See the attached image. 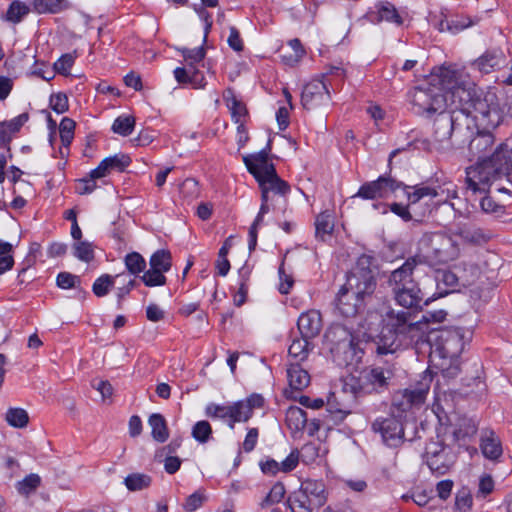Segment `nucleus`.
I'll return each mask as SVG.
<instances>
[{"instance_id": "nucleus-1", "label": "nucleus", "mask_w": 512, "mask_h": 512, "mask_svg": "<svg viewBox=\"0 0 512 512\" xmlns=\"http://www.w3.org/2000/svg\"><path fill=\"white\" fill-rule=\"evenodd\" d=\"M410 101L418 114L449 113L454 130L453 147L461 148L478 129H494L502 115L494 93H483L464 83L451 67L434 69L425 83L410 92Z\"/></svg>"}, {"instance_id": "nucleus-2", "label": "nucleus", "mask_w": 512, "mask_h": 512, "mask_svg": "<svg viewBox=\"0 0 512 512\" xmlns=\"http://www.w3.org/2000/svg\"><path fill=\"white\" fill-rule=\"evenodd\" d=\"M506 143H501L493 154L466 169L467 188L473 193L509 194L512 185V160Z\"/></svg>"}, {"instance_id": "nucleus-3", "label": "nucleus", "mask_w": 512, "mask_h": 512, "mask_svg": "<svg viewBox=\"0 0 512 512\" xmlns=\"http://www.w3.org/2000/svg\"><path fill=\"white\" fill-rule=\"evenodd\" d=\"M460 247L452 235L443 231L425 232L418 240L417 253L409 258H416L420 264L444 265L456 260Z\"/></svg>"}, {"instance_id": "nucleus-4", "label": "nucleus", "mask_w": 512, "mask_h": 512, "mask_svg": "<svg viewBox=\"0 0 512 512\" xmlns=\"http://www.w3.org/2000/svg\"><path fill=\"white\" fill-rule=\"evenodd\" d=\"M419 265L416 258H407L405 262L387 276V285L396 303L405 308L418 307L423 301V293L414 279V270Z\"/></svg>"}, {"instance_id": "nucleus-5", "label": "nucleus", "mask_w": 512, "mask_h": 512, "mask_svg": "<svg viewBox=\"0 0 512 512\" xmlns=\"http://www.w3.org/2000/svg\"><path fill=\"white\" fill-rule=\"evenodd\" d=\"M405 194L415 213H417V206L422 201L427 202L433 209L434 206L448 203L450 199L458 197L457 186L451 181L443 182L437 186L424 184L405 186Z\"/></svg>"}, {"instance_id": "nucleus-6", "label": "nucleus", "mask_w": 512, "mask_h": 512, "mask_svg": "<svg viewBox=\"0 0 512 512\" xmlns=\"http://www.w3.org/2000/svg\"><path fill=\"white\" fill-rule=\"evenodd\" d=\"M373 257L361 255L356 266L348 274L344 284L345 289H349L358 299L364 303L366 299L371 298L377 286V280L374 270L371 268Z\"/></svg>"}, {"instance_id": "nucleus-7", "label": "nucleus", "mask_w": 512, "mask_h": 512, "mask_svg": "<svg viewBox=\"0 0 512 512\" xmlns=\"http://www.w3.org/2000/svg\"><path fill=\"white\" fill-rule=\"evenodd\" d=\"M351 327L343 324H333L326 332L325 337L331 344V351L343 354V362L350 364L355 358H360L362 350L359 348L358 336L352 333Z\"/></svg>"}, {"instance_id": "nucleus-8", "label": "nucleus", "mask_w": 512, "mask_h": 512, "mask_svg": "<svg viewBox=\"0 0 512 512\" xmlns=\"http://www.w3.org/2000/svg\"><path fill=\"white\" fill-rule=\"evenodd\" d=\"M427 342L442 358L457 357L464 348V333L460 328H449L430 332Z\"/></svg>"}, {"instance_id": "nucleus-9", "label": "nucleus", "mask_w": 512, "mask_h": 512, "mask_svg": "<svg viewBox=\"0 0 512 512\" xmlns=\"http://www.w3.org/2000/svg\"><path fill=\"white\" fill-rule=\"evenodd\" d=\"M393 376L394 371L391 367L378 366L366 369L361 373L357 385L353 386V391L356 396L380 393L388 388Z\"/></svg>"}, {"instance_id": "nucleus-10", "label": "nucleus", "mask_w": 512, "mask_h": 512, "mask_svg": "<svg viewBox=\"0 0 512 512\" xmlns=\"http://www.w3.org/2000/svg\"><path fill=\"white\" fill-rule=\"evenodd\" d=\"M412 315L405 311L390 310L386 313L384 322L389 333L402 335L410 342H419L418 332L420 322L412 321Z\"/></svg>"}, {"instance_id": "nucleus-11", "label": "nucleus", "mask_w": 512, "mask_h": 512, "mask_svg": "<svg viewBox=\"0 0 512 512\" xmlns=\"http://www.w3.org/2000/svg\"><path fill=\"white\" fill-rule=\"evenodd\" d=\"M405 184L395 180L390 176H380L375 181L364 183L358 190L355 197L362 199L374 200L378 198H385L390 192L403 188L405 191Z\"/></svg>"}, {"instance_id": "nucleus-12", "label": "nucleus", "mask_w": 512, "mask_h": 512, "mask_svg": "<svg viewBox=\"0 0 512 512\" xmlns=\"http://www.w3.org/2000/svg\"><path fill=\"white\" fill-rule=\"evenodd\" d=\"M372 430L381 435L382 441L389 447H399L404 442L403 424L395 417L377 418Z\"/></svg>"}, {"instance_id": "nucleus-13", "label": "nucleus", "mask_w": 512, "mask_h": 512, "mask_svg": "<svg viewBox=\"0 0 512 512\" xmlns=\"http://www.w3.org/2000/svg\"><path fill=\"white\" fill-rule=\"evenodd\" d=\"M331 100L327 84L314 79L306 84L301 94V103L306 110H316L327 106Z\"/></svg>"}, {"instance_id": "nucleus-14", "label": "nucleus", "mask_w": 512, "mask_h": 512, "mask_svg": "<svg viewBox=\"0 0 512 512\" xmlns=\"http://www.w3.org/2000/svg\"><path fill=\"white\" fill-rule=\"evenodd\" d=\"M264 398L260 394H252L246 399L231 404V422L229 427L234 428L236 422H247L253 415L254 409L261 408Z\"/></svg>"}, {"instance_id": "nucleus-15", "label": "nucleus", "mask_w": 512, "mask_h": 512, "mask_svg": "<svg viewBox=\"0 0 512 512\" xmlns=\"http://www.w3.org/2000/svg\"><path fill=\"white\" fill-rule=\"evenodd\" d=\"M269 150L270 144L268 143L267 149H263L256 154L245 156L243 158L248 171L256 180L266 175H271L276 170L274 165L268 161Z\"/></svg>"}, {"instance_id": "nucleus-16", "label": "nucleus", "mask_w": 512, "mask_h": 512, "mask_svg": "<svg viewBox=\"0 0 512 512\" xmlns=\"http://www.w3.org/2000/svg\"><path fill=\"white\" fill-rule=\"evenodd\" d=\"M336 305L337 309L344 317L350 318L355 317L362 311L365 303L342 285L336 296Z\"/></svg>"}, {"instance_id": "nucleus-17", "label": "nucleus", "mask_w": 512, "mask_h": 512, "mask_svg": "<svg viewBox=\"0 0 512 512\" xmlns=\"http://www.w3.org/2000/svg\"><path fill=\"white\" fill-rule=\"evenodd\" d=\"M491 129H478L475 134L467 141L469 153L472 157H476L481 162L485 153L493 146L494 136L490 132Z\"/></svg>"}, {"instance_id": "nucleus-18", "label": "nucleus", "mask_w": 512, "mask_h": 512, "mask_svg": "<svg viewBox=\"0 0 512 512\" xmlns=\"http://www.w3.org/2000/svg\"><path fill=\"white\" fill-rule=\"evenodd\" d=\"M289 389H285L287 398L296 399L295 391H302L310 384V375L298 363L291 364L287 369Z\"/></svg>"}, {"instance_id": "nucleus-19", "label": "nucleus", "mask_w": 512, "mask_h": 512, "mask_svg": "<svg viewBox=\"0 0 512 512\" xmlns=\"http://www.w3.org/2000/svg\"><path fill=\"white\" fill-rule=\"evenodd\" d=\"M297 327L301 336L315 338L322 330V317L319 311L309 310L302 313L297 321Z\"/></svg>"}, {"instance_id": "nucleus-20", "label": "nucleus", "mask_w": 512, "mask_h": 512, "mask_svg": "<svg viewBox=\"0 0 512 512\" xmlns=\"http://www.w3.org/2000/svg\"><path fill=\"white\" fill-rule=\"evenodd\" d=\"M480 449L483 456L492 461H496L502 456V443L495 431L488 428L481 431Z\"/></svg>"}, {"instance_id": "nucleus-21", "label": "nucleus", "mask_w": 512, "mask_h": 512, "mask_svg": "<svg viewBox=\"0 0 512 512\" xmlns=\"http://www.w3.org/2000/svg\"><path fill=\"white\" fill-rule=\"evenodd\" d=\"M506 62L505 55L500 49L486 51L482 56L477 58L472 66L481 73H490L500 68Z\"/></svg>"}, {"instance_id": "nucleus-22", "label": "nucleus", "mask_w": 512, "mask_h": 512, "mask_svg": "<svg viewBox=\"0 0 512 512\" xmlns=\"http://www.w3.org/2000/svg\"><path fill=\"white\" fill-rule=\"evenodd\" d=\"M438 117L434 121V140L443 144L449 142L453 146L454 130L449 114L437 112Z\"/></svg>"}, {"instance_id": "nucleus-23", "label": "nucleus", "mask_w": 512, "mask_h": 512, "mask_svg": "<svg viewBox=\"0 0 512 512\" xmlns=\"http://www.w3.org/2000/svg\"><path fill=\"white\" fill-rule=\"evenodd\" d=\"M257 182L261 189V194L267 195L269 199L270 192L284 196L290 191L289 184L277 175L276 170L271 175L258 179Z\"/></svg>"}, {"instance_id": "nucleus-24", "label": "nucleus", "mask_w": 512, "mask_h": 512, "mask_svg": "<svg viewBox=\"0 0 512 512\" xmlns=\"http://www.w3.org/2000/svg\"><path fill=\"white\" fill-rule=\"evenodd\" d=\"M300 490L311 500L312 504L317 508L326 503L327 496L325 493V485L321 481L306 480L301 484Z\"/></svg>"}, {"instance_id": "nucleus-25", "label": "nucleus", "mask_w": 512, "mask_h": 512, "mask_svg": "<svg viewBox=\"0 0 512 512\" xmlns=\"http://www.w3.org/2000/svg\"><path fill=\"white\" fill-rule=\"evenodd\" d=\"M375 11L371 14H376L377 21H387L396 25H402L403 19L396 7L390 2H378L374 6Z\"/></svg>"}, {"instance_id": "nucleus-26", "label": "nucleus", "mask_w": 512, "mask_h": 512, "mask_svg": "<svg viewBox=\"0 0 512 512\" xmlns=\"http://www.w3.org/2000/svg\"><path fill=\"white\" fill-rule=\"evenodd\" d=\"M436 288L439 296H445L455 290L458 277L449 270H438L435 274Z\"/></svg>"}, {"instance_id": "nucleus-27", "label": "nucleus", "mask_w": 512, "mask_h": 512, "mask_svg": "<svg viewBox=\"0 0 512 512\" xmlns=\"http://www.w3.org/2000/svg\"><path fill=\"white\" fill-rule=\"evenodd\" d=\"M285 421L293 434L298 433L307 425L306 412L297 406H291L287 409Z\"/></svg>"}, {"instance_id": "nucleus-28", "label": "nucleus", "mask_w": 512, "mask_h": 512, "mask_svg": "<svg viewBox=\"0 0 512 512\" xmlns=\"http://www.w3.org/2000/svg\"><path fill=\"white\" fill-rule=\"evenodd\" d=\"M148 424L151 427V436L155 441L163 443L169 438V430L163 415L160 413L151 414Z\"/></svg>"}, {"instance_id": "nucleus-29", "label": "nucleus", "mask_w": 512, "mask_h": 512, "mask_svg": "<svg viewBox=\"0 0 512 512\" xmlns=\"http://www.w3.org/2000/svg\"><path fill=\"white\" fill-rule=\"evenodd\" d=\"M420 204L417 206V213L414 212L413 208L409 205H403L401 203H392L390 204V211L399 216L403 221L408 222L413 219L412 213L415 215H418L420 217H425L429 215L432 211V208L430 205H428L427 202H425L426 208L423 210H419Z\"/></svg>"}, {"instance_id": "nucleus-30", "label": "nucleus", "mask_w": 512, "mask_h": 512, "mask_svg": "<svg viewBox=\"0 0 512 512\" xmlns=\"http://www.w3.org/2000/svg\"><path fill=\"white\" fill-rule=\"evenodd\" d=\"M478 430V426L474 420L462 417L458 419V422L453 431V436L456 441L466 440L472 438Z\"/></svg>"}, {"instance_id": "nucleus-31", "label": "nucleus", "mask_w": 512, "mask_h": 512, "mask_svg": "<svg viewBox=\"0 0 512 512\" xmlns=\"http://www.w3.org/2000/svg\"><path fill=\"white\" fill-rule=\"evenodd\" d=\"M288 505L292 512H313L317 508L300 489L289 496Z\"/></svg>"}, {"instance_id": "nucleus-32", "label": "nucleus", "mask_w": 512, "mask_h": 512, "mask_svg": "<svg viewBox=\"0 0 512 512\" xmlns=\"http://www.w3.org/2000/svg\"><path fill=\"white\" fill-rule=\"evenodd\" d=\"M455 235L459 236L465 242L474 244L484 243L489 239L482 229L468 225L458 227Z\"/></svg>"}, {"instance_id": "nucleus-33", "label": "nucleus", "mask_w": 512, "mask_h": 512, "mask_svg": "<svg viewBox=\"0 0 512 512\" xmlns=\"http://www.w3.org/2000/svg\"><path fill=\"white\" fill-rule=\"evenodd\" d=\"M426 462L432 473L439 476L446 474L450 470L454 463V459L446 452L440 453L436 457H431V459Z\"/></svg>"}, {"instance_id": "nucleus-34", "label": "nucleus", "mask_w": 512, "mask_h": 512, "mask_svg": "<svg viewBox=\"0 0 512 512\" xmlns=\"http://www.w3.org/2000/svg\"><path fill=\"white\" fill-rule=\"evenodd\" d=\"M69 7L67 0H33V8L37 13H59Z\"/></svg>"}, {"instance_id": "nucleus-35", "label": "nucleus", "mask_w": 512, "mask_h": 512, "mask_svg": "<svg viewBox=\"0 0 512 512\" xmlns=\"http://www.w3.org/2000/svg\"><path fill=\"white\" fill-rule=\"evenodd\" d=\"M6 422L14 428H25L29 423V415L23 408L10 407L5 414Z\"/></svg>"}, {"instance_id": "nucleus-36", "label": "nucleus", "mask_w": 512, "mask_h": 512, "mask_svg": "<svg viewBox=\"0 0 512 512\" xmlns=\"http://www.w3.org/2000/svg\"><path fill=\"white\" fill-rule=\"evenodd\" d=\"M152 478L144 473H131L124 479V484L129 491H141L151 485Z\"/></svg>"}, {"instance_id": "nucleus-37", "label": "nucleus", "mask_w": 512, "mask_h": 512, "mask_svg": "<svg viewBox=\"0 0 512 512\" xmlns=\"http://www.w3.org/2000/svg\"><path fill=\"white\" fill-rule=\"evenodd\" d=\"M428 390L429 386L427 384L421 385V387L416 389H405L403 392V398L406 402L402 403V405H406V407H404L403 410L407 407L424 403Z\"/></svg>"}, {"instance_id": "nucleus-38", "label": "nucleus", "mask_w": 512, "mask_h": 512, "mask_svg": "<svg viewBox=\"0 0 512 512\" xmlns=\"http://www.w3.org/2000/svg\"><path fill=\"white\" fill-rule=\"evenodd\" d=\"M310 338L301 336V338L294 339L289 346V356L294 358L296 361H303L307 358L310 351Z\"/></svg>"}, {"instance_id": "nucleus-39", "label": "nucleus", "mask_w": 512, "mask_h": 512, "mask_svg": "<svg viewBox=\"0 0 512 512\" xmlns=\"http://www.w3.org/2000/svg\"><path fill=\"white\" fill-rule=\"evenodd\" d=\"M150 267L163 273L170 270L172 265L171 253L168 250H157L150 258Z\"/></svg>"}, {"instance_id": "nucleus-40", "label": "nucleus", "mask_w": 512, "mask_h": 512, "mask_svg": "<svg viewBox=\"0 0 512 512\" xmlns=\"http://www.w3.org/2000/svg\"><path fill=\"white\" fill-rule=\"evenodd\" d=\"M446 315L447 313L443 310L425 312L422 318L417 321L421 323L418 332L419 341L423 339L425 333L429 330L428 325L430 323H440L445 319Z\"/></svg>"}, {"instance_id": "nucleus-41", "label": "nucleus", "mask_w": 512, "mask_h": 512, "mask_svg": "<svg viewBox=\"0 0 512 512\" xmlns=\"http://www.w3.org/2000/svg\"><path fill=\"white\" fill-rule=\"evenodd\" d=\"M30 7L21 1H13L6 12L5 19L11 23L17 24L28 15Z\"/></svg>"}, {"instance_id": "nucleus-42", "label": "nucleus", "mask_w": 512, "mask_h": 512, "mask_svg": "<svg viewBox=\"0 0 512 512\" xmlns=\"http://www.w3.org/2000/svg\"><path fill=\"white\" fill-rule=\"evenodd\" d=\"M41 484V478L39 475L31 473L27 475L23 480L17 482L16 489L19 494L29 496L34 493Z\"/></svg>"}, {"instance_id": "nucleus-43", "label": "nucleus", "mask_w": 512, "mask_h": 512, "mask_svg": "<svg viewBox=\"0 0 512 512\" xmlns=\"http://www.w3.org/2000/svg\"><path fill=\"white\" fill-rule=\"evenodd\" d=\"M119 275L111 276L109 274H104L97 278L92 286L93 293L97 297L106 296L111 288L114 286L115 279L118 278Z\"/></svg>"}, {"instance_id": "nucleus-44", "label": "nucleus", "mask_w": 512, "mask_h": 512, "mask_svg": "<svg viewBox=\"0 0 512 512\" xmlns=\"http://www.w3.org/2000/svg\"><path fill=\"white\" fill-rule=\"evenodd\" d=\"M397 335L389 333V335L383 334L377 343L376 352L378 355H387L395 353L400 344L396 343Z\"/></svg>"}, {"instance_id": "nucleus-45", "label": "nucleus", "mask_w": 512, "mask_h": 512, "mask_svg": "<svg viewBox=\"0 0 512 512\" xmlns=\"http://www.w3.org/2000/svg\"><path fill=\"white\" fill-rule=\"evenodd\" d=\"M334 229V224L331 215L328 213H321L317 216L315 221L316 237L324 240L326 235H330Z\"/></svg>"}, {"instance_id": "nucleus-46", "label": "nucleus", "mask_w": 512, "mask_h": 512, "mask_svg": "<svg viewBox=\"0 0 512 512\" xmlns=\"http://www.w3.org/2000/svg\"><path fill=\"white\" fill-rule=\"evenodd\" d=\"M74 129H75V122L65 117L61 120L59 125V132H60V138L61 142L65 149H68L69 145L71 144L73 137H74Z\"/></svg>"}, {"instance_id": "nucleus-47", "label": "nucleus", "mask_w": 512, "mask_h": 512, "mask_svg": "<svg viewBox=\"0 0 512 512\" xmlns=\"http://www.w3.org/2000/svg\"><path fill=\"white\" fill-rule=\"evenodd\" d=\"M135 125V119L131 116L126 117H118L115 119L112 130L114 133H117L122 136H128L132 133Z\"/></svg>"}, {"instance_id": "nucleus-48", "label": "nucleus", "mask_w": 512, "mask_h": 512, "mask_svg": "<svg viewBox=\"0 0 512 512\" xmlns=\"http://www.w3.org/2000/svg\"><path fill=\"white\" fill-rule=\"evenodd\" d=\"M125 265L131 274L136 275L144 271L146 261L139 253L132 252L126 255Z\"/></svg>"}, {"instance_id": "nucleus-49", "label": "nucleus", "mask_w": 512, "mask_h": 512, "mask_svg": "<svg viewBox=\"0 0 512 512\" xmlns=\"http://www.w3.org/2000/svg\"><path fill=\"white\" fill-rule=\"evenodd\" d=\"M74 256L81 261L91 262L94 259L92 245L86 241H78L73 245Z\"/></svg>"}, {"instance_id": "nucleus-50", "label": "nucleus", "mask_w": 512, "mask_h": 512, "mask_svg": "<svg viewBox=\"0 0 512 512\" xmlns=\"http://www.w3.org/2000/svg\"><path fill=\"white\" fill-rule=\"evenodd\" d=\"M473 504V498L469 490L466 488L460 489L455 497V509L457 512L470 511Z\"/></svg>"}, {"instance_id": "nucleus-51", "label": "nucleus", "mask_w": 512, "mask_h": 512, "mask_svg": "<svg viewBox=\"0 0 512 512\" xmlns=\"http://www.w3.org/2000/svg\"><path fill=\"white\" fill-rule=\"evenodd\" d=\"M212 434V428L208 421H198L192 428V436L200 443H206Z\"/></svg>"}, {"instance_id": "nucleus-52", "label": "nucleus", "mask_w": 512, "mask_h": 512, "mask_svg": "<svg viewBox=\"0 0 512 512\" xmlns=\"http://www.w3.org/2000/svg\"><path fill=\"white\" fill-rule=\"evenodd\" d=\"M285 492V487L281 482L275 483L262 501L261 505L270 506L281 502L284 498Z\"/></svg>"}, {"instance_id": "nucleus-53", "label": "nucleus", "mask_w": 512, "mask_h": 512, "mask_svg": "<svg viewBox=\"0 0 512 512\" xmlns=\"http://www.w3.org/2000/svg\"><path fill=\"white\" fill-rule=\"evenodd\" d=\"M231 405H218L211 403L206 407V415L211 418L227 419L231 422Z\"/></svg>"}, {"instance_id": "nucleus-54", "label": "nucleus", "mask_w": 512, "mask_h": 512, "mask_svg": "<svg viewBox=\"0 0 512 512\" xmlns=\"http://www.w3.org/2000/svg\"><path fill=\"white\" fill-rule=\"evenodd\" d=\"M141 280L148 287L162 286L166 283L164 273L156 269L150 268L142 276Z\"/></svg>"}, {"instance_id": "nucleus-55", "label": "nucleus", "mask_w": 512, "mask_h": 512, "mask_svg": "<svg viewBox=\"0 0 512 512\" xmlns=\"http://www.w3.org/2000/svg\"><path fill=\"white\" fill-rule=\"evenodd\" d=\"M206 500L207 497L204 491L198 490L186 498L183 503V509L186 512H194L200 508Z\"/></svg>"}, {"instance_id": "nucleus-56", "label": "nucleus", "mask_w": 512, "mask_h": 512, "mask_svg": "<svg viewBox=\"0 0 512 512\" xmlns=\"http://www.w3.org/2000/svg\"><path fill=\"white\" fill-rule=\"evenodd\" d=\"M50 107L58 114L66 112L69 108L68 98L64 93H56L50 96Z\"/></svg>"}, {"instance_id": "nucleus-57", "label": "nucleus", "mask_w": 512, "mask_h": 512, "mask_svg": "<svg viewBox=\"0 0 512 512\" xmlns=\"http://www.w3.org/2000/svg\"><path fill=\"white\" fill-rule=\"evenodd\" d=\"M104 160L110 170L116 169L118 171H123L131 162L130 157L125 154H116L106 157Z\"/></svg>"}, {"instance_id": "nucleus-58", "label": "nucleus", "mask_w": 512, "mask_h": 512, "mask_svg": "<svg viewBox=\"0 0 512 512\" xmlns=\"http://www.w3.org/2000/svg\"><path fill=\"white\" fill-rule=\"evenodd\" d=\"M75 57L70 54L62 55L54 64V70L60 74L67 75L74 64Z\"/></svg>"}, {"instance_id": "nucleus-59", "label": "nucleus", "mask_w": 512, "mask_h": 512, "mask_svg": "<svg viewBox=\"0 0 512 512\" xmlns=\"http://www.w3.org/2000/svg\"><path fill=\"white\" fill-rule=\"evenodd\" d=\"M180 193L188 199L196 198L199 194L198 183L194 179H186L180 186Z\"/></svg>"}, {"instance_id": "nucleus-60", "label": "nucleus", "mask_w": 512, "mask_h": 512, "mask_svg": "<svg viewBox=\"0 0 512 512\" xmlns=\"http://www.w3.org/2000/svg\"><path fill=\"white\" fill-rule=\"evenodd\" d=\"M179 51L182 53L185 61L198 63L201 62L205 57V50L203 47H198L194 49L181 48Z\"/></svg>"}, {"instance_id": "nucleus-61", "label": "nucleus", "mask_w": 512, "mask_h": 512, "mask_svg": "<svg viewBox=\"0 0 512 512\" xmlns=\"http://www.w3.org/2000/svg\"><path fill=\"white\" fill-rule=\"evenodd\" d=\"M80 282L79 277L68 272H61L57 276V285L62 289H69Z\"/></svg>"}, {"instance_id": "nucleus-62", "label": "nucleus", "mask_w": 512, "mask_h": 512, "mask_svg": "<svg viewBox=\"0 0 512 512\" xmlns=\"http://www.w3.org/2000/svg\"><path fill=\"white\" fill-rule=\"evenodd\" d=\"M96 187H97L96 179L90 177V174H89L88 177L80 179L78 181V184L76 186V191L80 195L90 194L96 189Z\"/></svg>"}, {"instance_id": "nucleus-63", "label": "nucleus", "mask_w": 512, "mask_h": 512, "mask_svg": "<svg viewBox=\"0 0 512 512\" xmlns=\"http://www.w3.org/2000/svg\"><path fill=\"white\" fill-rule=\"evenodd\" d=\"M299 462L298 451H292L282 462H280L281 472L287 473L296 468Z\"/></svg>"}, {"instance_id": "nucleus-64", "label": "nucleus", "mask_w": 512, "mask_h": 512, "mask_svg": "<svg viewBox=\"0 0 512 512\" xmlns=\"http://www.w3.org/2000/svg\"><path fill=\"white\" fill-rule=\"evenodd\" d=\"M473 25V21L467 16H456L451 20V33H458Z\"/></svg>"}]
</instances>
